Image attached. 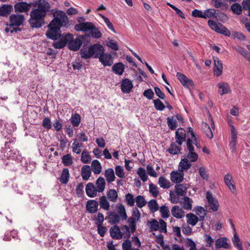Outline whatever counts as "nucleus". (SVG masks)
<instances>
[{
  "label": "nucleus",
  "mask_w": 250,
  "mask_h": 250,
  "mask_svg": "<svg viewBox=\"0 0 250 250\" xmlns=\"http://www.w3.org/2000/svg\"><path fill=\"white\" fill-rule=\"evenodd\" d=\"M34 6L30 13L28 20L30 26L39 28L45 24V17L50 10V4L44 0H39L34 3Z\"/></svg>",
  "instance_id": "f257e3e1"
},
{
  "label": "nucleus",
  "mask_w": 250,
  "mask_h": 250,
  "mask_svg": "<svg viewBox=\"0 0 250 250\" xmlns=\"http://www.w3.org/2000/svg\"><path fill=\"white\" fill-rule=\"evenodd\" d=\"M104 52L103 46L100 44H94L91 45L88 51L85 48H83L80 51L81 57L87 59L93 56L94 58H98L99 56Z\"/></svg>",
  "instance_id": "f03ea898"
},
{
  "label": "nucleus",
  "mask_w": 250,
  "mask_h": 250,
  "mask_svg": "<svg viewBox=\"0 0 250 250\" xmlns=\"http://www.w3.org/2000/svg\"><path fill=\"white\" fill-rule=\"evenodd\" d=\"M117 210L119 214L114 211H109L107 213L109 222L112 225L118 224L120 222V219L125 220L127 218L125 209L123 204H121L117 206Z\"/></svg>",
  "instance_id": "7ed1b4c3"
},
{
  "label": "nucleus",
  "mask_w": 250,
  "mask_h": 250,
  "mask_svg": "<svg viewBox=\"0 0 250 250\" xmlns=\"http://www.w3.org/2000/svg\"><path fill=\"white\" fill-rule=\"evenodd\" d=\"M54 19L50 22V26L56 25L62 27H66L69 24V19L65 12L59 10L53 13Z\"/></svg>",
  "instance_id": "20e7f679"
},
{
  "label": "nucleus",
  "mask_w": 250,
  "mask_h": 250,
  "mask_svg": "<svg viewBox=\"0 0 250 250\" xmlns=\"http://www.w3.org/2000/svg\"><path fill=\"white\" fill-rule=\"evenodd\" d=\"M88 38L89 36L86 35L79 36L74 40L73 35L72 34V38L68 42V47L70 50L73 51H78L80 48L83 43V41L86 40Z\"/></svg>",
  "instance_id": "39448f33"
},
{
  "label": "nucleus",
  "mask_w": 250,
  "mask_h": 250,
  "mask_svg": "<svg viewBox=\"0 0 250 250\" xmlns=\"http://www.w3.org/2000/svg\"><path fill=\"white\" fill-rule=\"evenodd\" d=\"M208 23L209 27L217 33L223 34L226 36H230V31L224 25L212 20H208Z\"/></svg>",
  "instance_id": "423d86ee"
},
{
  "label": "nucleus",
  "mask_w": 250,
  "mask_h": 250,
  "mask_svg": "<svg viewBox=\"0 0 250 250\" xmlns=\"http://www.w3.org/2000/svg\"><path fill=\"white\" fill-rule=\"evenodd\" d=\"M187 146L188 152L186 155L187 159L191 162H196L198 158V155L195 152L194 147L193 146L192 140L190 138L187 140Z\"/></svg>",
  "instance_id": "0eeeda50"
},
{
  "label": "nucleus",
  "mask_w": 250,
  "mask_h": 250,
  "mask_svg": "<svg viewBox=\"0 0 250 250\" xmlns=\"http://www.w3.org/2000/svg\"><path fill=\"white\" fill-rule=\"evenodd\" d=\"M48 30L46 32V36L47 38L53 40H56L62 36L61 27L56 25H48Z\"/></svg>",
  "instance_id": "6e6552de"
},
{
  "label": "nucleus",
  "mask_w": 250,
  "mask_h": 250,
  "mask_svg": "<svg viewBox=\"0 0 250 250\" xmlns=\"http://www.w3.org/2000/svg\"><path fill=\"white\" fill-rule=\"evenodd\" d=\"M206 197L208 202L207 208L209 210L212 211H216L219 208V203L218 200L214 198L210 191H208L206 193Z\"/></svg>",
  "instance_id": "1a4fd4ad"
},
{
  "label": "nucleus",
  "mask_w": 250,
  "mask_h": 250,
  "mask_svg": "<svg viewBox=\"0 0 250 250\" xmlns=\"http://www.w3.org/2000/svg\"><path fill=\"white\" fill-rule=\"evenodd\" d=\"M25 21L24 16L19 14H13L9 17V26H19L22 24Z\"/></svg>",
  "instance_id": "9d476101"
},
{
  "label": "nucleus",
  "mask_w": 250,
  "mask_h": 250,
  "mask_svg": "<svg viewBox=\"0 0 250 250\" xmlns=\"http://www.w3.org/2000/svg\"><path fill=\"white\" fill-rule=\"evenodd\" d=\"M31 2L28 3L24 1H19L14 5V7L15 12L27 13L31 9Z\"/></svg>",
  "instance_id": "9b49d317"
},
{
  "label": "nucleus",
  "mask_w": 250,
  "mask_h": 250,
  "mask_svg": "<svg viewBox=\"0 0 250 250\" xmlns=\"http://www.w3.org/2000/svg\"><path fill=\"white\" fill-rule=\"evenodd\" d=\"M72 38V34L68 33L64 36L62 35L60 40L53 43V46L56 49H61L63 48Z\"/></svg>",
  "instance_id": "f8f14e48"
},
{
  "label": "nucleus",
  "mask_w": 250,
  "mask_h": 250,
  "mask_svg": "<svg viewBox=\"0 0 250 250\" xmlns=\"http://www.w3.org/2000/svg\"><path fill=\"white\" fill-rule=\"evenodd\" d=\"M99 61L104 66H110L113 63V58L109 53H102L99 57Z\"/></svg>",
  "instance_id": "ddd939ff"
},
{
  "label": "nucleus",
  "mask_w": 250,
  "mask_h": 250,
  "mask_svg": "<svg viewBox=\"0 0 250 250\" xmlns=\"http://www.w3.org/2000/svg\"><path fill=\"white\" fill-rule=\"evenodd\" d=\"M176 76L178 79L185 87L190 88L193 86V81L191 79H188L185 75L180 72H178Z\"/></svg>",
  "instance_id": "4468645a"
},
{
  "label": "nucleus",
  "mask_w": 250,
  "mask_h": 250,
  "mask_svg": "<svg viewBox=\"0 0 250 250\" xmlns=\"http://www.w3.org/2000/svg\"><path fill=\"white\" fill-rule=\"evenodd\" d=\"M186 130L182 128H178L175 132L176 143L181 146L186 141Z\"/></svg>",
  "instance_id": "2eb2a0df"
},
{
  "label": "nucleus",
  "mask_w": 250,
  "mask_h": 250,
  "mask_svg": "<svg viewBox=\"0 0 250 250\" xmlns=\"http://www.w3.org/2000/svg\"><path fill=\"white\" fill-rule=\"evenodd\" d=\"M98 202L94 200H88L86 204L87 210L90 213H94L98 210Z\"/></svg>",
  "instance_id": "dca6fc26"
},
{
  "label": "nucleus",
  "mask_w": 250,
  "mask_h": 250,
  "mask_svg": "<svg viewBox=\"0 0 250 250\" xmlns=\"http://www.w3.org/2000/svg\"><path fill=\"white\" fill-rule=\"evenodd\" d=\"M110 234L113 239H120L123 237V234L121 232L119 226L114 225L111 227L109 230Z\"/></svg>",
  "instance_id": "f3484780"
},
{
  "label": "nucleus",
  "mask_w": 250,
  "mask_h": 250,
  "mask_svg": "<svg viewBox=\"0 0 250 250\" xmlns=\"http://www.w3.org/2000/svg\"><path fill=\"white\" fill-rule=\"evenodd\" d=\"M121 88L123 92L128 93L133 88L132 83L128 79H125L121 83Z\"/></svg>",
  "instance_id": "a211bd4d"
},
{
  "label": "nucleus",
  "mask_w": 250,
  "mask_h": 250,
  "mask_svg": "<svg viewBox=\"0 0 250 250\" xmlns=\"http://www.w3.org/2000/svg\"><path fill=\"white\" fill-rule=\"evenodd\" d=\"M125 65L121 62L115 63L112 66V72L119 76L122 75L125 71Z\"/></svg>",
  "instance_id": "6ab92c4d"
},
{
  "label": "nucleus",
  "mask_w": 250,
  "mask_h": 250,
  "mask_svg": "<svg viewBox=\"0 0 250 250\" xmlns=\"http://www.w3.org/2000/svg\"><path fill=\"white\" fill-rule=\"evenodd\" d=\"M214 62V72L215 75L218 77L221 75L223 71V65L217 57H213Z\"/></svg>",
  "instance_id": "aec40b11"
},
{
  "label": "nucleus",
  "mask_w": 250,
  "mask_h": 250,
  "mask_svg": "<svg viewBox=\"0 0 250 250\" xmlns=\"http://www.w3.org/2000/svg\"><path fill=\"white\" fill-rule=\"evenodd\" d=\"M85 191L87 195L89 197H95L98 192L96 188L92 183H89L86 185Z\"/></svg>",
  "instance_id": "412c9836"
},
{
  "label": "nucleus",
  "mask_w": 250,
  "mask_h": 250,
  "mask_svg": "<svg viewBox=\"0 0 250 250\" xmlns=\"http://www.w3.org/2000/svg\"><path fill=\"white\" fill-rule=\"evenodd\" d=\"M228 239L226 237H221L217 239L215 241V247L216 249L223 248L229 249L230 245L228 242Z\"/></svg>",
  "instance_id": "4be33fe9"
},
{
  "label": "nucleus",
  "mask_w": 250,
  "mask_h": 250,
  "mask_svg": "<svg viewBox=\"0 0 250 250\" xmlns=\"http://www.w3.org/2000/svg\"><path fill=\"white\" fill-rule=\"evenodd\" d=\"M184 179V174L178 171H172L170 173V180L174 183H180Z\"/></svg>",
  "instance_id": "5701e85b"
},
{
  "label": "nucleus",
  "mask_w": 250,
  "mask_h": 250,
  "mask_svg": "<svg viewBox=\"0 0 250 250\" xmlns=\"http://www.w3.org/2000/svg\"><path fill=\"white\" fill-rule=\"evenodd\" d=\"M13 8L11 5L3 4L0 6V16L7 17L13 11Z\"/></svg>",
  "instance_id": "b1692460"
},
{
  "label": "nucleus",
  "mask_w": 250,
  "mask_h": 250,
  "mask_svg": "<svg viewBox=\"0 0 250 250\" xmlns=\"http://www.w3.org/2000/svg\"><path fill=\"white\" fill-rule=\"evenodd\" d=\"M224 181L230 190L234 193L235 191V187L233 184L232 176L229 174L226 175L224 177Z\"/></svg>",
  "instance_id": "393cba45"
},
{
  "label": "nucleus",
  "mask_w": 250,
  "mask_h": 250,
  "mask_svg": "<svg viewBox=\"0 0 250 250\" xmlns=\"http://www.w3.org/2000/svg\"><path fill=\"white\" fill-rule=\"evenodd\" d=\"M217 86L219 89L221 90L218 91L220 95L228 94L231 92L229 84L226 82L219 83H218Z\"/></svg>",
  "instance_id": "a878e982"
},
{
  "label": "nucleus",
  "mask_w": 250,
  "mask_h": 250,
  "mask_svg": "<svg viewBox=\"0 0 250 250\" xmlns=\"http://www.w3.org/2000/svg\"><path fill=\"white\" fill-rule=\"evenodd\" d=\"M175 192L181 196H186L187 191V185L185 184H178L175 186Z\"/></svg>",
  "instance_id": "bb28decb"
},
{
  "label": "nucleus",
  "mask_w": 250,
  "mask_h": 250,
  "mask_svg": "<svg viewBox=\"0 0 250 250\" xmlns=\"http://www.w3.org/2000/svg\"><path fill=\"white\" fill-rule=\"evenodd\" d=\"M171 213L174 217L179 219L182 218L185 216V212L178 206L173 207L171 209Z\"/></svg>",
  "instance_id": "cd10ccee"
},
{
  "label": "nucleus",
  "mask_w": 250,
  "mask_h": 250,
  "mask_svg": "<svg viewBox=\"0 0 250 250\" xmlns=\"http://www.w3.org/2000/svg\"><path fill=\"white\" fill-rule=\"evenodd\" d=\"M91 169L88 165H84L83 167L81 170V175L83 179L87 181L89 179L91 176Z\"/></svg>",
  "instance_id": "c85d7f7f"
},
{
  "label": "nucleus",
  "mask_w": 250,
  "mask_h": 250,
  "mask_svg": "<svg viewBox=\"0 0 250 250\" xmlns=\"http://www.w3.org/2000/svg\"><path fill=\"white\" fill-rule=\"evenodd\" d=\"M102 166L97 160H94L91 163V170L95 174H100L102 171Z\"/></svg>",
  "instance_id": "c756f323"
},
{
  "label": "nucleus",
  "mask_w": 250,
  "mask_h": 250,
  "mask_svg": "<svg viewBox=\"0 0 250 250\" xmlns=\"http://www.w3.org/2000/svg\"><path fill=\"white\" fill-rule=\"evenodd\" d=\"M96 189L98 192H102L105 188V182L104 178L102 177H99L96 182Z\"/></svg>",
  "instance_id": "7c9ffc66"
},
{
  "label": "nucleus",
  "mask_w": 250,
  "mask_h": 250,
  "mask_svg": "<svg viewBox=\"0 0 250 250\" xmlns=\"http://www.w3.org/2000/svg\"><path fill=\"white\" fill-rule=\"evenodd\" d=\"M186 217L187 223L192 226H195L199 221V218L192 213H188Z\"/></svg>",
  "instance_id": "2f4dec72"
},
{
  "label": "nucleus",
  "mask_w": 250,
  "mask_h": 250,
  "mask_svg": "<svg viewBox=\"0 0 250 250\" xmlns=\"http://www.w3.org/2000/svg\"><path fill=\"white\" fill-rule=\"evenodd\" d=\"M104 175L108 183H111L115 180V176L112 168H109L105 170Z\"/></svg>",
  "instance_id": "473e14b6"
},
{
  "label": "nucleus",
  "mask_w": 250,
  "mask_h": 250,
  "mask_svg": "<svg viewBox=\"0 0 250 250\" xmlns=\"http://www.w3.org/2000/svg\"><path fill=\"white\" fill-rule=\"evenodd\" d=\"M99 205L100 207L104 209L105 210H108L109 209L110 205L106 198V197L104 195L102 196L99 199Z\"/></svg>",
  "instance_id": "72a5a7b5"
},
{
  "label": "nucleus",
  "mask_w": 250,
  "mask_h": 250,
  "mask_svg": "<svg viewBox=\"0 0 250 250\" xmlns=\"http://www.w3.org/2000/svg\"><path fill=\"white\" fill-rule=\"evenodd\" d=\"M107 197L109 200L112 202H116L117 200L118 195L116 190L114 189H111L107 192Z\"/></svg>",
  "instance_id": "f704fd0d"
},
{
  "label": "nucleus",
  "mask_w": 250,
  "mask_h": 250,
  "mask_svg": "<svg viewBox=\"0 0 250 250\" xmlns=\"http://www.w3.org/2000/svg\"><path fill=\"white\" fill-rule=\"evenodd\" d=\"M69 179V172L67 168H64L60 178V181L64 184H66Z\"/></svg>",
  "instance_id": "c9c22d12"
},
{
  "label": "nucleus",
  "mask_w": 250,
  "mask_h": 250,
  "mask_svg": "<svg viewBox=\"0 0 250 250\" xmlns=\"http://www.w3.org/2000/svg\"><path fill=\"white\" fill-rule=\"evenodd\" d=\"M158 183L160 186L164 189H168L171 187L170 182L163 176L159 177Z\"/></svg>",
  "instance_id": "e433bc0d"
},
{
  "label": "nucleus",
  "mask_w": 250,
  "mask_h": 250,
  "mask_svg": "<svg viewBox=\"0 0 250 250\" xmlns=\"http://www.w3.org/2000/svg\"><path fill=\"white\" fill-rule=\"evenodd\" d=\"M183 202L182 203L183 208L186 210H191L192 208V200L188 196L183 198Z\"/></svg>",
  "instance_id": "4c0bfd02"
},
{
  "label": "nucleus",
  "mask_w": 250,
  "mask_h": 250,
  "mask_svg": "<svg viewBox=\"0 0 250 250\" xmlns=\"http://www.w3.org/2000/svg\"><path fill=\"white\" fill-rule=\"evenodd\" d=\"M202 127L207 137L210 139H212L213 137V134L208 125L206 123H203Z\"/></svg>",
  "instance_id": "58836bf2"
},
{
  "label": "nucleus",
  "mask_w": 250,
  "mask_h": 250,
  "mask_svg": "<svg viewBox=\"0 0 250 250\" xmlns=\"http://www.w3.org/2000/svg\"><path fill=\"white\" fill-rule=\"evenodd\" d=\"M204 15L205 16L204 19L211 18H216L218 16V13H216L215 9L213 8H209L205 10Z\"/></svg>",
  "instance_id": "ea45409f"
},
{
  "label": "nucleus",
  "mask_w": 250,
  "mask_h": 250,
  "mask_svg": "<svg viewBox=\"0 0 250 250\" xmlns=\"http://www.w3.org/2000/svg\"><path fill=\"white\" fill-rule=\"evenodd\" d=\"M167 150L171 154H177L180 152L181 146H178L175 143H172Z\"/></svg>",
  "instance_id": "a19ab883"
},
{
  "label": "nucleus",
  "mask_w": 250,
  "mask_h": 250,
  "mask_svg": "<svg viewBox=\"0 0 250 250\" xmlns=\"http://www.w3.org/2000/svg\"><path fill=\"white\" fill-rule=\"evenodd\" d=\"M148 207L152 212H155L159 208L158 204L156 200L152 199L148 203Z\"/></svg>",
  "instance_id": "79ce46f5"
},
{
  "label": "nucleus",
  "mask_w": 250,
  "mask_h": 250,
  "mask_svg": "<svg viewBox=\"0 0 250 250\" xmlns=\"http://www.w3.org/2000/svg\"><path fill=\"white\" fill-rule=\"evenodd\" d=\"M234 247L237 248L238 250H242V246L240 242L239 236L235 232L234 234L233 237L232 239Z\"/></svg>",
  "instance_id": "37998d69"
},
{
  "label": "nucleus",
  "mask_w": 250,
  "mask_h": 250,
  "mask_svg": "<svg viewBox=\"0 0 250 250\" xmlns=\"http://www.w3.org/2000/svg\"><path fill=\"white\" fill-rule=\"evenodd\" d=\"M148 225L151 231H157L159 229V222L156 219H154L151 221H148Z\"/></svg>",
  "instance_id": "c03bdc74"
},
{
  "label": "nucleus",
  "mask_w": 250,
  "mask_h": 250,
  "mask_svg": "<svg viewBox=\"0 0 250 250\" xmlns=\"http://www.w3.org/2000/svg\"><path fill=\"white\" fill-rule=\"evenodd\" d=\"M81 122L80 115L78 113H75L72 115L71 123L74 126H78Z\"/></svg>",
  "instance_id": "a18cd8bd"
},
{
  "label": "nucleus",
  "mask_w": 250,
  "mask_h": 250,
  "mask_svg": "<svg viewBox=\"0 0 250 250\" xmlns=\"http://www.w3.org/2000/svg\"><path fill=\"white\" fill-rule=\"evenodd\" d=\"M62 162L65 166H69L71 165L73 163L71 155L70 154L64 155L62 158Z\"/></svg>",
  "instance_id": "49530a36"
},
{
  "label": "nucleus",
  "mask_w": 250,
  "mask_h": 250,
  "mask_svg": "<svg viewBox=\"0 0 250 250\" xmlns=\"http://www.w3.org/2000/svg\"><path fill=\"white\" fill-rule=\"evenodd\" d=\"M161 217L163 218H167L170 216V212L167 207L163 206L160 208Z\"/></svg>",
  "instance_id": "de8ad7c7"
},
{
  "label": "nucleus",
  "mask_w": 250,
  "mask_h": 250,
  "mask_svg": "<svg viewBox=\"0 0 250 250\" xmlns=\"http://www.w3.org/2000/svg\"><path fill=\"white\" fill-rule=\"evenodd\" d=\"M149 192L154 197L156 198L159 193L157 186L152 183H150L149 185Z\"/></svg>",
  "instance_id": "09e8293b"
},
{
  "label": "nucleus",
  "mask_w": 250,
  "mask_h": 250,
  "mask_svg": "<svg viewBox=\"0 0 250 250\" xmlns=\"http://www.w3.org/2000/svg\"><path fill=\"white\" fill-rule=\"evenodd\" d=\"M167 122L168 127L171 130H175L178 126L177 121L175 119H173L172 117H167Z\"/></svg>",
  "instance_id": "8fccbe9b"
},
{
  "label": "nucleus",
  "mask_w": 250,
  "mask_h": 250,
  "mask_svg": "<svg viewBox=\"0 0 250 250\" xmlns=\"http://www.w3.org/2000/svg\"><path fill=\"white\" fill-rule=\"evenodd\" d=\"M91 160V157L86 150H83L82 153L81 161L85 164H88Z\"/></svg>",
  "instance_id": "3c124183"
},
{
  "label": "nucleus",
  "mask_w": 250,
  "mask_h": 250,
  "mask_svg": "<svg viewBox=\"0 0 250 250\" xmlns=\"http://www.w3.org/2000/svg\"><path fill=\"white\" fill-rule=\"evenodd\" d=\"M180 166L181 167V169L183 171V170L188 169L191 167V165L189 162V160L186 158L181 160L180 163Z\"/></svg>",
  "instance_id": "603ef678"
},
{
  "label": "nucleus",
  "mask_w": 250,
  "mask_h": 250,
  "mask_svg": "<svg viewBox=\"0 0 250 250\" xmlns=\"http://www.w3.org/2000/svg\"><path fill=\"white\" fill-rule=\"evenodd\" d=\"M236 50L248 61H250V54L246 49L240 46H238L236 47Z\"/></svg>",
  "instance_id": "864d4df0"
},
{
  "label": "nucleus",
  "mask_w": 250,
  "mask_h": 250,
  "mask_svg": "<svg viewBox=\"0 0 250 250\" xmlns=\"http://www.w3.org/2000/svg\"><path fill=\"white\" fill-rule=\"evenodd\" d=\"M136 205L138 207L141 208L146 204V201L145 200L143 196L138 195L136 198Z\"/></svg>",
  "instance_id": "5fc2aeb1"
},
{
  "label": "nucleus",
  "mask_w": 250,
  "mask_h": 250,
  "mask_svg": "<svg viewBox=\"0 0 250 250\" xmlns=\"http://www.w3.org/2000/svg\"><path fill=\"white\" fill-rule=\"evenodd\" d=\"M153 103L157 110L162 111L165 108V105L159 99L153 100Z\"/></svg>",
  "instance_id": "6e6d98bb"
},
{
  "label": "nucleus",
  "mask_w": 250,
  "mask_h": 250,
  "mask_svg": "<svg viewBox=\"0 0 250 250\" xmlns=\"http://www.w3.org/2000/svg\"><path fill=\"white\" fill-rule=\"evenodd\" d=\"M231 9L234 13L240 15L242 11V7L240 4L235 3L231 5Z\"/></svg>",
  "instance_id": "4d7b16f0"
},
{
  "label": "nucleus",
  "mask_w": 250,
  "mask_h": 250,
  "mask_svg": "<svg viewBox=\"0 0 250 250\" xmlns=\"http://www.w3.org/2000/svg\"><path fill=\"white\" fill-rule=\"evenodd\" d=\"M90 32L91 36L94 38L99 39L102 36L101 32L94 25H93V27H92Z\"/></svg>",
  "instance_id": "13d9d810"
},
{
  "label": "nucleus",
  "mask_w": 250,
  "mask_h": 250,
  "mask_svg": "<svg viewBox=\"0 0 250 250\" xmlns=\"http://www.w3.org/2000/svg\"><path fill=\"white\" fill-rule=\"evenodd\" d=\"M83 146V144L77 142V140L74 141L72 145L73 151L77 154H80L81 152V147Z\"/></svg>",
  "instance_id": "bf43d9fd"
},
{
  "label": "nucleus",
  "mask_w": 250,
  "mask_h": 250,
  "mask_svg": "<svg viewBox=\"0 0 250 250\" xmlns=\"http://www.w3.org/2000/svg\"><path fill=\"white\" fill-rule=\"evenodd\" d=\"M137 174L139 175L140 178L143 182H145L147 180V176L146 173V170L142 167H140L138 169Z\"/></svg>",
  "instance_id": "052dcab7"
},
{
  "label": "nucleus",
  "mask_w": 250,
  "mask_h": 250,
  "mask_svg": "<svg viewBox=\"0 0 250 250\" xmlns=\"http://www.w3.org/2000/svg\"><path fill=\"white\" fill-rule=\"evenodd\" d=\"M123 250H135L136 249L132 248L131 241L127 239L122 244Z\"/></svg>",
  "instance_id": "680f3d73"
},
{
  "label": "nucleus",
  "mask_w": 250,
  "mask_h": 250,
  "mask_svg": "<svg viewBox=\"0 0 250 250\" xmlns=\"http://www.w3.org/2000/svg\"><path fill=\"white\" fill-rule=\"evenodd\" d=\"M125 200L127 204L129 206H133L134 205L135 200L133 195L130 193H127L125 195Z\"/></svg>",
  "instance_id": "e2e57ef3"
},
{
  "label": "nucleus",
  "mask_w": 250,
  "mask_h": 250,
  "mask_svg": "<svg viewBox=\"0 0 250 250\" xmlns=\"http://www.w3.org/2000/svg\"><path fill=\"white\" fill-rule=\"evenodd\" d=\"M107 46L111 49L117 51L119 50L118 42L113 40H110L106 44Z\"/></svg>",
  "instance_id": "0e129e2a"
},
{
  "label": "nucleus",
  "mask_w": 250,
  "mask_h": 250,
  "mask_svg": "<svg viewBox=\"0 0 250 250\" xmlns=\"http://www.w3.org/2000/svg\"><path fill=\"white\" fill-rule=\"evenodd\" d=\"M192 16L195 18H201L204 19V12L198 9H194L192 11Z\"/></svg>",
  "instance_id": "69168bd1"
},
{
  "label": "nucleus",
  "mask_w": 250,
  "mask_h": 250,
  "mask_svg": "<svg viewBox=\"0 0 250 250\" xmlns=\"http://www.w3.org/2000/svg\"><path fill=\"white\" fill-rule=\"evenodd\" d=\"M115 173L117 176L120 178H123L125 176V173L123 167L120 166H117L115 168Z\"/></svg>",
  "instance_id": "338daca9"
},
{
  "label": "nucleus",
  "mask_w": 250,
  "mask_h": 250,
  "mask_svg": "<svg viewBox=\"0 0 250 250\" xmlns=\"http://www.w3.org/2000/svg\"><path fill=\"white\" fill-rule=\"evenodd\" d=\"M186 245L190 247L189 250H197L195 242L190 238H187L186 241Z\"/></svg>",
  "instance_id": "774afa93"
}]
</instances>
